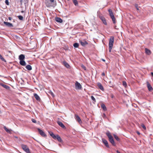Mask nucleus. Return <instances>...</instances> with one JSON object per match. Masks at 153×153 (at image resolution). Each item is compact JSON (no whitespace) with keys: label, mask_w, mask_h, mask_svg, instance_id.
I'll return each mask as SVG.
<instances>
[{"label":"nucleus","mask_w":153,"mask_h":153,"mask_svg":"<svg viewBox=\"0 0 153 153\" xmlns=\"http://www.w3.org/2000/svg\"><path fill=\"white\" fill-rule=\"evenodd\" d=\"M45 3L48 7H54L56 5V1L54 0H45Z\"/></svg>","instance_id":"1"},{"label":"nucleus","mask_w":153,"mask_h":153,"mask_svg":"<svg viewBox=\"0 0 153 153\" xmlns=\"http://www.w3.org/2000/svg\"><path fill=\"white\" fill-rule=\"evenodd\" d=\"M49 133L50 135L53 139L55 140L57 139L59 142H60L62 141V139L58 134H56V135L52 132H49Z\"/></svg>","instance_id":"2"},{"label":"nucleus","mask_w":153,"mask_h":153,"mask_svg":"<svg viewBox=\"0 0 153 153\" xmlns=\"http://www.w3.org/2000/svg\"><path fill=\"white\" fill-rule=\"evenodd\" d=\"M106 134L108 137L109 141L110 143L113 146H115L116 145L115 143L113 138L111 135V133L109 132H108L106 133Z\"/></svg>","instance_id":"3"},{"label":"nucleus","mask_w":153,"mask_h":153,"mask_svg":"<svg viewBox=\"0 0 153 153\" xmlns=\"http://www.w3.org/2000/svg\"><path fill=\"white\" fill-rule=\"evenodd\" d=\"M114 41V39L113 36H111L109 39V50L110 52H111V51L112 48L113 43Z\"/></svg>","instance_id":"4"},{"label":"nucleus","mask_w":153,"mask_h":153,"mask_svg":"<svg viewBox=\"0 0 153 153\" xmlns=\"http://www.w3.org/2000/svg\"><path fill=\"white\" fill-rule=\"evenodd\" d=\"M21 147L22 149L27 153H31L30 150L27 146L24 144H22Z\"/></svg>","instance_id":"5"},{"label":"nucleus","mask_w":153,"mask_h":153,"mask_svg":"<svg viewBox=\"0 0 153 153\" xmlns=\"http://www.w3.org/2000/svg\"><path fill=\"white\" fill-rule=\"evenodd\" d=\"M37 130L40 134L43 137H46L47 135L45 132L39 128H38Z\"/></svg>","instance_id":"6"},{"label":"nucleus","mask_w":153,"mask_h":153,"mask_svg":"<svg viewBox=\"0 0 153 153\" xmlns=\"http://www.w3.org/2000/svg\"><path fill=\"white\" fill-rule=\"evenodd\" d=\"M75 116L76 120L77 121L79 124H81L82 123V122L81 119L77 115L75 114Z\"/></svg>","instance_id":"7"},{"label":"nucleus","mask_w":153,"mask_h":153,"mask_svg":"<svg viewBox=\"0 0 153 153\" xmlns=\"http://www.w3.org/2000/svg\"><path fill=\"white\" fill-rule=\"evenodd\" d=\"M79 42L80 43L81 45L83 46H85L86 45L88 44V42L85 40H79Z\"/></svg>","instance_id":"8"},{"label":"nucleus","mask_w":153,"mask_h":153,"mask_svg":"<svg viewBox=\"0 0 153 153\" xmlns=\"http://www.w3.org/2000/svg\"><path fill=\"white\" fill-rule=\"evenodd\" d=\"M100 18L101 20H102V21L103 22V23L104 24H105V25H107V23L106 22V19L103 16H100Z\"/></svg>","instance_id":"9"},{"label":"nucleus","mask_w":153,"mask_h":153,"mask_svg":"<svg viewBox=\"0 0 153 153\" xmlns=\"http://www.w3.org/2000/svg\"><path fill=\"white\" fill-rule=\"evenodd\" d=\"M75 86L76 89H80L82 88V86L81 84L77 81H76L75 83Z\"/></svg>","instance_id":"10"},{"label":"nucleus","mask_w":153,"mask_h":153,"mask_svg":"<svg viewBox=\"0 0 153 153\" xmlns=\"http://www.w3.org/2000/svg\"><path fill=\"white\" fill-rule=\"evenodd\" d=\"M102 141L103 143L105 144V146L108 148H109V145L108 144V143L106 140H105L104 139H102Z\"/></svg>","instance_id":"11"},{"label":"nucleus","mask_w":153,"mask_h":153,"mask_svg":"<svg viewBox=\"0 0 153 153\" xmlns=\"http://www.w3.org/2000/svg\"><path fill=\"white\" fill-rule=\"evenodd\" d=\"M97 85L98 87L102 91H103L104 90V88L101 83L100 82L98 83H97Z\"/></svg>","instance_id":"12"},{"label":"nucleus","mask_w":153,"mask_h":153,"mask_svg":"<svg viewBox=\"0 0 153 153\" xmlns=\"http://www.w3.org/2000/svg\"><path fill=\"white\" fill-rule=\"evenodd\" d=\"M4 24L9 27H12L13 26L12 24L9 22H4Z\"/></svg>","instance_id":"13"},{"label":"nucleus","mask_w":153,"mask_h":153,"mask_svg":"<svg viewBox=\"0 0 153 153\" xmlns=\"http://www.w3.org/2000/svg\"><path fill=\"white\" fill-rule=\"evenodd\" d=\"M63 64L66 68H70V65L66 61H63Z\"/></svg>","instance_id":"14"},{"label":"nucleus","mask_w":153,"mask_h":153,"mask_svg":"<svg viewBox=\"0 0 153 153\" xmlns=\"http://www.w3.org/2000/svg\"><path fill=\"white\" fill-rule=\"evenodd\" d=\"M34 96L37 101H41V99L40 97L36 94H34Z\"/></svg>","instance_id":"15"},{"label":"nucleus","mask_w":153,"mask_h":153,"mask_svg":"<svg viewBox=\"0 0 153 153\" xmlns=\"http://www.w3.org/2000/svg\"><path fill=\"white\" fill-rule=\"evenodd\" d=\"M57 123L62 128H65V126L64 125L63 123L62 122H61L60 121H58L57 122Z\"/></svg>","instance_id":"16"},{"label":"nucleus","mask_w":153,"mask_h":153,"mask_svg":"<svg viewBox=\"0 0 153 153\" xmlns=\"http://www.w3.org/2000/svg\"><path fill=\"white\" fill-rule=\"evenodd\" d=\"M147 87L149 91H151L153 89L150 84L148 82L147 83Z\"/></svg>","instance_id":"17"},{"label":"nucleus","mask_w":153,"mask_h":153,"mask_svg":"<svg viewBox=\"0 0 153 153\" xmlns=\"http://www.w3.org/2000/svg\"><path fill=\"white\" fill-rule=\"evenodd\" d=\"M25 59V56L24 55L21 54L19 56V59L20 60H24Z\"/></svg>","instance_id":"18"},{"label":"nucleus","mask_w":153,"mask_h":153,"mask_svg":"<svg viewBox=\"0 0 153 153\" xmlns=\"http://www.w3.org/2000/svg\"><path fill=\"white\" fill-rule=\"evenodd\" d=\"M55 20L56 22H59V23H62V21H63L62 19H61L60 18L58 17H56L55 18Z\"/></svg>","instance_id":"19"},{"label":"nucleus","mask_w":153,"mask_h":153,"mask_svg":"<svg viewBox=\"0 0 153 153\" xmlns=\"http://www.w3.org/2000/svg\"><path fill=\"white\" fill-rule=\"evenodd\" d=\"M0 85L7 89H9L10 88V87L8 86L5 84H4L3 83H0Z\"/></svg>","instance_id":"20"},{"label":"nucleus","mask_w":153,"mask_h":153,"mask_svg":"<svg viewBox=\"0 0 153 153\" xmlns=\"http://www.w3.org/2000/svg\"><path fill=\"white\" fill-rule=\"evenodd\" d=\"M145 51L146 53L148 55H149L151 54V51L147 48H146L145 49Z\"/></svg>","instance_id":"21"},{"label":"nucleus","mask_w":153,"mask_h":153,"mask_svg":"<svg viewBox=\"0 0 153 153\" xmlns=\"http://www.w3.org/2000/svg\"><path fill=\"white\" fill-rule=\"evenodd\" d=\"M20 64L22 66H25L26 65L25 62L24 60H20L19 62Z\"/></svg>","instance_id":"22"},{"label":"nucleus","mask_w":153,"mask_h":153,"mask_svg":"<svg viewBox=\"0 0 153 153\" xmlns=\"http://www.w3.org/2000/svg\"><path fill=\"white\" fill-rule=\"evenodd\" d=\"M4 129L7 132L10 134L12 131L11 129H8L6 126H4Z\"/></svg>","instance_id":"23"},{"label":"nucleus","mask_w":153,"mask_h":153,"mask_svg":"<svg viewBox=\"0 0 153 153\" xmlns=\"http://www.w3.org/2000/svg\"><path fill=\"white\" fill-rule=\"evenodd\" d=\"M25 68L27 69L29 71H30L32 69L31 66L29 65H26Z\"/></svg>","instance_id":"24"},{"label":"nucleus","mask_w":153,"mask_h":153,"mask_svg":"<svg viewBox=\"0 0 153 153\" xmlns=\"http://www.w3.org/2000/svg\"><path fill=\"white\" fill-rule=\"evenodd\" d=\"M108 12L110 17L114 16L113 14L112 10L111 9L108 10Z\"/></svg>","instance_id":"25"},{"label":"nucleus","mask_w":153,"mask_h":153,"mask_svg":"<svg viewBox=\"0 0 153 153\" xmlns=\"http://www.w3.org/2000/svg\"><path fill=\"white\" fill-rule=\"evenodd\" d=\"M111 18L112 20V21H113V23L115 24L116 23V19L114 17V16L111 17Z\"/></svg>","instance_id":"26"},{"label":"nucleus","mask_w":153,"mask_h":153,"mask_svg":"<svg viewBox=\"0 0 153 153\" xmlns=\"http://www.w3.org/2000/svg\"><path fill=\"white\" fill-rule=\"evenodd\" d=\"M101 107L104 110H106V107L104 104H101Z\"/></svg>","instance_id":"27"},{"label":"nucleus","mask_w":153,"mask_h":153,"mask_svg":"<svg viewBox=\"0 0 153 153\" xmlns=\"http://www.w3.org/2000/svg\"><path fill=\"white\" fill-rule=\"evenodd\" d=\"M72 1L73 3L75 6H77L78 5V4L77 0H72Z\"/></svg>","instance_id":"28"},{"label":"nucleus","mask_w":153,"mask_h":153,"mask_svg":"<svg viewBox=\"0 0 153 153\" xmlns=\"http://www.w3.org/2000/svg\"><path fill=\"white\" fill-rule=\"evenodd\" d=\"M73 46L75 48H77L79 46V44L77 43H75L73 44Z\"/></svg>","instance_id":"29"},{"label":"nucleus","mask_w":153,"mask_h":153,"mask_svg":"<svg viewBox=\"0 0 153 153\" xmlns=\"http://www.w3.org/2000/svg\"><path fill=\"white\" fill-rule=\"evenodd\" d=\"M114 138L118 141L120 140V139L115 134H114Z\"/></svg>","instance_id":"30"},{"label":"nucleus","mask_w":153,"mask_h":153,"mask_svg":"<svg viewBox=\"0 0 153 153\" xmlns=\"http://www.w3.org/2000/svg\"><path fill=\"white\" fill-rule=\"evenodd\" d=\"M0 59L3 61L5 62H6V60L4 59L2 56L0 54Z\"/></svg>","instance_id":"31"},{"label":"nucleus","mask_w":153,"mask_h":153,"mask_svg":"<svg viewBox=\"0 0 153 153\" xmlns=\"http://www.w3.org/2000/svg\"><path fill=\"white\" fill-rule=\"evenodd\" d=\"M18 17L19 19L21 20H22L23 19V17L21 15L18 16Z\"/></svg>","instance_id":"32"},{"label":"nucleus","mask_w":153,"mask_h":153,"mask_svg":"<svg viewBox=\"0 0 153 153\" xmlns=\"http://www.w3.org/2000/svg\"><path fill=\"white\" fill-rule=\"evenodd\" d=\"M123 85L125 87H126L127 86V83L125 81H123Z\"/></svg>","instance_id":"33"},{"label":"nucleus","mask_w":153,"mask_h":153,"mask_svg":"<svg viewBox=\"0 0 153 153\" xmlns=\"http://www.w3.org/2000/svg\"><path fill=\"white\" fill-rule=\"evenodd\" d=\"M49 94L52 96L53 97H54V95L53 93L51 91H50L49 92Z\"/></svg>","instance_id":"34"},{"label":"nucleus","mask_w":153,"mask_h":153,"mask_svg":"<svg viewBox=\"0 0 153 153\" xmlns=\"http://www.w3.org/2000/svg\"><path fill=\"white\" fill-rule=\"evenodd\" d=\"M141 126L144 129L146 130V128L144 124H142Z\"/></svg>","instance_id":"35"},{"label":"nucleus","mask_w":153,"mask_h":153,"mask_svg":"<svg viewBox=\"0 0 153 153\" xmlns=\"http://www.w3.org/2000/svg\"><path fill=\"white\" fill-rule=\"evenodd\" d=\"M91 99L94 102H96V100L94 97L93 96H91Z\"/></svg>","instance_id":"36"},{"label":"nucleus","mask_w":153,"mask_h":153,"mask_svg":"<svg viewBox=\"0 0 153 153\" xmlns=\"http://www.w3.org/2000/svg\"><path fill=\"white\" fill-rule=\"evenodd\" d=\"M31 121H32V122L34 123H37V122H36V121L34 119H31Z\"/></svg>","instance_id":"37"},{"label":"nucleus","mask_w":153,"mask_h":153,"mask_svg":"<svg viewBox=\"0 0 153 153\" xmlns=\"http://www.w3.org/2000/svg\"><path fill=\"white\" fill-rule=\"evenodd\" d=\"M135 7L136 8V9H137V10H139V7L138 6V5L137 4H135Z\"/></svg>","instance_id":"38"},{"label":"nucleus","mask_w":153,"mask_h":153,"mask_svg":"<svg viewBox=\"0 0 153 153\" xmlns=\"http://www.w3.org/2000/svg\"><path fill=\"white\" fill-rule=\"evenodd\" d=\"M5 4L7 5H9V2L8 0H5Z\"/></svg>","instance_id":"39"},{"label":"nucleus","mask_w":153,"mask_h":153,"mask_svg":"<svg viewBox=\"0 0 153 153\" xmlns=\"http://www.w3.org/2000/svg\"><path fill=\"white\" fill-rule=\"evenodd\" d=\"M82 67L85 70H86V67L84 65H82Z\"/></svg>","instance_id":"40"},{"label":"nucleus","mask_w":153,"mask_h":153,"mask_svg":"<svg viewBox=\"0 0 153 153\" xmlns=\"http://www.w3.org/2000/svg\"><path fill=\"white\" fill-rule=\"evenodd\" d=\"M102 76H105V73L104 72H103L102 73Z\"/></svg>","instance_id":"41"},{"label":"nucleus","mask_w":153,"mask_h":153,"mask_svg":"<svg viewBox=\"0 0 153 153\" xmlns=\"http://www.w3.org/2000/svg\"><path fill=\"white\" fill-rule=\"evenodd\" d=\"M12 19V18H11V17H8V19H9V20H11V19Z\"/></svg>","instance_id":"42"},{"label":"nucleus","mask_w":153,"mask_h":153,"mask_svg":"<svg viewBox=\"0 0 153 153\" xmlns=\"http://www.w3.org/2000/svg\"><path fill=\"white\" fill-rule=\"evenodd\" d=\"M117 153H120L117 150Z\"/></svg>","instance_id":"43"},{"label":"nucleus","mask_w":153,"mask_h":153,"mask_svg":"<svg viewBox=\"0 0 153 153\" xmlns=\"http://www.w3.org/2000/svg\"><path fill=\"white\" fill-rule=\"evenodd\" d=\"M151 74L153 76V72H151Z\"/></svg>","instance_id":"44"},{"label":"nucleus","mask_w":153,"mask_h":153,"mask_svg":"<svg viewBox=\"0 0 153 153\" xmlns=\"http://www.w3.org/2000/svg\"><path fill=\"white\" fill-rule=\"evenodd\" d=\"M102 60L103 61H104V62H105V60H104V59H102Z\"/></svg>","instance_id":"45"},{"label":"nucleus","mask_w":153,"mask_h":153,"mask_svg":"<svg viewBox=\"0 0 153 153\" xmlns=\"http://www.w3.org/2000/svg\"><path fill=\"white\" fill-rule=\"evenodd\" d=\"M137 133L138 134H140V133L139 132H137Z\"/></svg>","instance_id":"46"},{"label":"nucleus","mask_w":153,"mask_h":153,"mask_svg":"<svg viewBox=\"0 0 153 153\" xmlns=\"http://www.w3.org/2000/svg\"><path fill=\"white\" fill-rule=\"evenodd\" d=\"M39 122L38 121V122H37V123L38 124H39Z\"/></svg>","instance_id":"47"},{"label":"nucleus","mask_w":153,"mask_h":153,"mask_svg":"<svg viewBox=\"0 0 153 153\" xmlns=\"http://www.w3.org/2000/svg\"><path fill=\"white\" fill-rule=\"evenodd\" d=\"M109 83H111V82L110 81V82H109Z\"/></svg>","instance_id":"48"},{"label":"nucleus","mask_w":153,"mask_h":153,"mask_svg":"<svg viewBox=\"0 0 153 153\" xmlns=\"http://www.w3.org/2000/svg\"><path fill=\"white\" fill-rule=\"evenodd\" d=\"M112 97V98H113V96H112V97Z\"/></svg>","instance_id":"49"},{"label":"nucleus","mask_w":153,"mask_h":153,"mask_svg":"<svg viewBox=\"0 0 153 153\" xmlns=\"http://www.w3.org/2000/svg\"><path fill=\"white\" fill-rule=\"evenodd\" d=\"M26 1H28V0H25Z\"/></svg>","instance_id":"50"},{"label":"nucleus","mask_w":153,"mask_h":153,"mask_svg":"<svg viewBox=\"0 0 153 153\" xmlns=\"http://www.w3.org/2000/svg\"><path fill=\"white\" fill-rule=\"evenodd\" d=\"M104 115L105 116V114H104Z\"/></svg>","instance_id":"51"},{"label":"nucleus","mask_w":153,"mask_h":153,"mask_svg":"<svg viewBox=\"0 0 153 153\" xmlns=\"http://www.w3.org/2000/svg\"><path fill=\"white\" fill-rule=\"evenodd\" d=\"M68 1H69V0H68Z\"/></svg>","instance_id":"52"}]
</instances>
